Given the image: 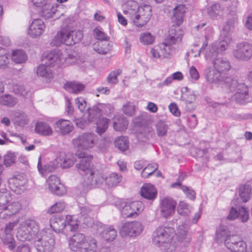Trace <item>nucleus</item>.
Returning a JSON list of instances; mask_svg holds the SVG:
<instances>
[{
	"instance_id": "5",
	"label": "nucleus",
	"mask_w": 252,
	"mask_h": 252,
	"mask_svg": "<svg viewBox=\"0 0 252 252\" xmlns=\"http://www.w3.org/2000/svg\"><path fill=\"white\" fill-rule=\"evenodd\" d=\"M34 240L37 252H51L54 249L55 239L49 230L39 231Z\"/></svg>"
},
{
	"instance_id": "54",
	"label": "nucleus",
	"mask_w": 252,
	"mask_h": 252,
	"mask_svg": "<svg viewBox=\"0 0 252 252\" xmlns=\"http://www.w3.org/2000/svg\"><path fill=\"white\" fill-rule=\"evenodd\" d=\"M172 188H175L176 187H179L186 194L187 197L190 199H195V192L194 190L191 189H189L188 187L183 186L180 183H176L173 184L171 185Z\"/></svg>"
},
{
	"instance_id": "43",
	"label": "nucleus",
	"mask_w": 252,
	"mask_h": 252,
	"mask_svg": "<svg viewBox=\"0 0 252 252\" xmlns=\"http://www.w3.org/2000/svg\"><path fill=\"white\" fill-rule=\"evenodd\" d=\"M252 188L250 185H243L239 188V196L244 202H247L252 195Z\"/></svg>"
},
{
	"instance_id": "48",
	"label": "nucleus",
	"mask_w": 252,
	"mask_h": 252,
	"mask_svg": "<svg viewBox=\"0 0 252 252\" xmlns=\"http://www.w3.org/2000/svg\"><path fill=\"white\" fill-rule=\"evenodd\" d=\"M115 146L121 151H125L128 148V140L126 137L120 136L115 140Z\"/></svg>"
},
{
	"instance_id": "37",
	"label": "nucleus",
	"mask_w": 252,
	"mask_h": 252,
	"mask_svg": "<svg viewBox=\"0 0 252 252\" xmlns=\"http://www.w3.org/2000/svg\"><path fill=\"white\" fill-rule=\"evenodd\" d=\"M35 131L37 133L43 136H50L53 133L52 127L45 122L37 123L35 127Z\"/></svg>"
},
{
	"instance_id": "39",
	"label": "nucleus",
	"mask_w": 252,
	"mask_h": 252,
	"mask_svg": "<svg viewBox=\"0 0 252 252\" xmlns=\"http://www.w3.org/2000/svg\"><path fill=\"white\" fill-rule=\"evenodd\" d=\"M103 105H99L98 106H94L92 108L87 109L88 110V119L91 122L97 121L100 118L102 115V109L104 108Z\"/></svg>"
},
{
	"instance_id": "31",
	"label": "nucleus",
	"mask_w": 252,
	"mask_h": 252,
	"mask_svg": "<svg viewBox=\"0 0 252 252\" xmlns=\"http://www.w3.org/2000/svg\"><path fill=\"white\" fill-rule=\"evenodd\" d=\"M142 197L149 200H154L157 195V190L153 185L146 184L143 186L140 191Z\"/></svg>"
},
{
	"instance_id": "15",
	"label": "nucleus",
	"mask_w": 252,
	"mask_h": 252,
	"mask_svg": "<svg viewBox=\"0 0 252 252\" xmlns=\"http://www.w3.org/2000/svg\"><path fill=\"white\" fill-rule=\"evenodd\" d=\"M79 159L78 162L76 167L80 170L88 173L93 171L91 168V162L93 159V156L85 152L78 151L77 153Z\"/></svg>"
},
{
	"instance_id": "25",
	"label": "nucleus",
	"mask_w": 252,
	"mask_h": 252,
	"mask_svg": "<svg viewBox=\"0 0 252 252\" xmlns=\"http://www.w3.org/2000/svg\"><path fill=\"white\" fill-rule=\"evenodd\" d=\"M237 218H239L243 222L247 221L249 218L247 209L243 207L239 208L238 209L232 207L227 219L229 220H234Z\"/></svg>"
},
{
	"instance_id": "46",
	"label": "nucleus",
	"mask_w": 252,
	"mask_h": 252,
	"mask_svg": "<svg viewBox=\"0 0 252 252\" xmlns=\"http://www.w3.org/2000/svg\"><path fill=\"white\" fill-rule=\"evenodd\" d=\"M65 224L69 227L71 231H76L79 227L78 221L74 215H66L65 217Z\"/></svg>"
},
{
	"instance_id": "9",
	"label": "nucleus",
	"mask_w": 252,
	"mask_h": 252,
	"mask_svg": "<svg viewBox=\"0 0 252 252\" xmlns=\"http://www.w3.org/2000/svg\"><path fill=\"white\" fill-rule=\"evenodd\" d=\"M143 226L137 221H127L122 224L119 233L122 237H135L139 235L143 230Z\"/></svg>"
},
{
	"instance_id": "27",
	"label": "nucleus",
	"mask_w": 252,
	"mask_h": 252,
	"mask_svg": "<svg viewBox=\"0 0 252 252\" xmlns=\"http://www.w3.org/2000/svg\"><path fill=\"white\" fill-rule=\"evenodd\" d=\"M86 178L87 181H85V185L88 187L99 186L105 181V178L102 174L97 171H90L89 175Z\"/></svg>"
},
{
	"instance_id": "24",
	"label": "nucleus",
	"mask_w": 252,
	"mask_h": 252,
	"mask_svg": "<svg viewBox=\"0 0 252 252\" xmlns=\"http://www.w3.org/2000/svg\"><path fill=\"white\" fill-rule=\"evenodd\" d=\"M43 7L41 11V15L45 19L52 18L54 20L59 18L61 14L59 11L57 6L47 3V1L42 5Z\"/></svg>"
},
{
	"instance_id": "21",
	"label": "nucleus",
	"mask_w": 252,
	"mask_h": 252,
	"mask_svg": "<svg viewBox=\"0 0 252 252\" xmlns=\"http://www.w3.org/2000/svg\"><path fill=\"white\" fill-rule=\"evenodd\" d=\"M96 230L101 237L107 242L114 240L117 236V231L112 225L103 226L100 222L96 225Z\"/></svg>"
},
{
	"instance_id": "41",
	"label": "nucleus",
	"mask_w": 252,
	"mask_h": 252,
	"mask_svg": "<svg viewBox=\"0 0 252 252\" xmlns=\"http://www.w3.org/2000/svg\"><path fill=\"white\" fill-rule=\"evenodd\" d=\"M0 239L10 250H13L15 246V241L13 237V234L3 231L0 235Z\"/></svg>"
},
{
	"instance_id": "58",
	"label": "nucleus",
	"mask_w": 252,
	"mask_h": 252,
	"mask_svg": "<svg viewBox=\"0 0 252 252\" xmlns=\"http://www.w3.org/2000/svg\"><path fill=\"white\" fill-rule=\"evenodd\" d=\"M70 39H72L71 45L79 43L83 37L82 31L80 30H70Z\"/></svg>"
},
{
	"instance_id": "20",
	"label": "nucleus",
	"mask_w": 252,
	"mask_h": 252,
	"mask_svg": "<svg viewBox=\"0 0 252 252\" xmlns=\"http://www.w3.org/2000/svg\"><path fill=\"white\" fill-rule=\"evenodd\" d=\"M45 63L48 66H60L64 63L62 52L58 49L51 51L44 59Z\"/></svg>"
},
{
	"instance_id": "45",
	"label": "nucleus",
	"mask_w": 252,
	"mask_h": 252,
	"mask_svg": "<svg viewBox=\"0 0 252 252\" xmlns=\"http://www.w3.org/2000/svg\"><path fill=\"white\" fill-rule=\"evenodd\" d=\"M13 114L15 116L14 121L16 125L24 126L29 123V119L26 114L20 112H15Z\"/></svg>"
},
{
	"instance_id": "11",
	"label": "nucleus",
	"mask_w": 252,
	"mask_h": 252,
	"mask_svg": "<svg viewBox=\"0 0 252 252\" xmlns=\"http://www.w3.org/2000/svg\"><path fill=\"white\" fill-rule=\"evenodd\" d=\"M231 41V37L228 35L222 38L219 43H216L210 46L206 51L205 56L207 59H213L217 57L219 51L225 50Z\"/></svg>"
},
{
	"instance_id": "32",
	"label": "nucleus",
	"mask_w": 252,
	"mask_h": 252,
	"mask_svg": "<svg viewBox=\"0 0 252 252\" xmlns=\"http://www.w3.org/2000/svg\"><path fill=\"white\" fill-rule=\"evenodd\" d=\"M204 74L207 81L209 83H218L221 81V74L214 67L206 69Z\"/></svg>"
},
{
	"instance_id": "61",
	"label": "nucleus",
	"mask_w": 252,
	"mask_h": 252,
	"mask_svg": "<svg viewBox=\"0 0 252 252\" xmlns=\"http://www.w3.org/2000/svg\"><path fill=\"white\" fill-rule=\"evenodd\" d=\"M64 63L69 65L79 64L81 63L79 55L75 53L69 54L67 58H64Z\"/></svg>"
},
{
	"instance_id": "8",
	"label": "nucleus",
	"mask_w": 252,
	"mask_h": 252,
	"mask_svg": "<svg viewBox=\"0 0 252 252\" xmlns=\"http://www.w3.org/2000/svg\"><path fill=\"white\" fill-rule=\"evenodd\" d=\"M152 16V7L149 5L140 6V9L130 19L132 24L137 28L145 26Z\"/></svg>"
},
{
	"instance_id": "53",
	"label": "nucleus",
	"mask_w": 252,
	"mask_h": 252,
	"mask_svg": "<svg viewBox=\"0 0 252 252\" xmlns=\"http://www.w3.org/2000/svg\"><path fill=\"white\" fill-rule=\"evenodd\" d=\"M122 178L121 176L118 175L117 173H113L109 177L105 178V182L109 187H113L120 183Z\"/></svg>"
},
{
	"instance_id": "7",
	"label": "nucleus",
	"mask_w": 252,
	"mask_h": 252,
	"mask_svg": "<svg viewBox=\"0 0 252 252\" xmlns=\"http://www.w3.org/2000/svg\"><path fill=\"white\" fill-rule=\"evenodd\" d=\"M97 141V136L93 132H85L72 140L73 145L80 150H88L93 148Z\"/></svg>"
},
{
	"instance_id": "50",
	"label": "nucleus",
	"mask_w": 252,
	"mask_h": 252,
	"mask_svg": "<svg viewBox=\"0 0 252 252\" xmlns=\"http://www.w3.org/2000/svg\"><path fill=\"white\" fill-rule=\"evenodd\" d=\"M94 49L98 54L105 55L108 53L110 50L108 43H102L97 42L94 44Z\"/></svg>"
},
{
	"instance_id": "10",
	"label": "nucleus",
	"mask_w": 252,
	"mask_h": 252,
	"mask_svg": "<svg viewBox=\"0 0 252 252\" xmlns=\"http://www.w3.org/2000/svg\"><path fill=\"white\" fill-rule=\"evenodd\" d=\"M232 54L237 60L249 61L252 57V45L246 42H241L236 45Z\"/></svg>"
},
{
	"instance_id": "4",
	"label": "nucleus",
	"mask_w": 252,
	"mask_h": 252,
	"mask_svg": "<svg viewBox=\"0 0 252 252\" xmlns=\"http://www.w3.org/2000/svg\"><path fill=\"white\" fill-rule=\"evenodd\" d=\"M183 37L182 32L180 30L171 32L163 42L159 43L158 47L161 53L162 57H168L174 51V45L179 44Z\"/></svg>"
},
{
	"instance_id": "47",
	"label": "nucleus",
	"mask_w": 252,
	"mask_h": 252,
	"mask_svg": "<svg viewBox=\"0 0 252 252\" xmlns=\"http://www.w3.org/2000/svg\"><path fill=\"white\" fill-rule=\"evenodd\" d=\"M17 103V99L10 94L0 95V104L13 107Z\"/></svg>"
},
{
	"instance_id": "12",
	"label": "nucleus",
	"mask_w": 252,
	"mask_h": 252,
	"mask_svg": "<svg viewBox=\"0 0 252 252\" xmlns=\"http://www.w3.org/2000/svg\"><path fill=\"white\" fill-rule=\"evenodd\" d=\"M176 201L172 198L165 196L160 199L159 208L161 216L164 218L172 216L175 212Z\"/></svg>"
},
{
	"instance_id": "35",
	"label": "nucleus",
	"mask_w": 252,
	"mask_h": 252,
	"mask_svg": "<svg viewBox=\"0 0 252 252\" xmlns=\"http://www.w3.org/2000/svg\"><path fill=\"white\" fill-rule=\"evenodd\" d=\"M41 158H39L38 163L37 165V167L39 172L42 174L44 175V173L45 172H51L54 171V170L57 167L60 166L59 161V160H61L60 158H58V157L54 159L52 161H50L49 163L47 164L44 166V168L43 169L41 167V165L40 163Z\"/></svg>"
},
{
	"instance_id": "40",
	"label": "nucleus",
	"mask_w": 252,
	"mask_h": 252,
	"mask_svg": "<svg viewBox=\"0 0 252 252\" xmlns=\"http://www.w3.org/2000/svg\"><path fill=\"white\" fill-rule=\"evenodd\" d=\"M110 120L106 118H101L96 121L95 131L99 135L103 134L107 129Z\"/></svg>"
},
{
	"instance_id": "57",
	"label": "nucleus",
	"mask_w": 252,
	"mask_h": 252,
	"mask_svg": "<svg viewBox=\"0 0 252 252\" xmlns=\"http://www.w3.org/2000/svg\"><path fill=\"white\" fill-rule=\"evenodd\" d=\"M191 209V207L186 202L181 201L178 206L177 212L181 215L186 216L190 213Z\"/></svg>"
},
{
	"instance_id": "26",
	"label": "nucleus",
	"mask_w": 252,
	"mask_h": 252,
	"mask_svg": "<svg viewBox=\"0 0 252 252\" xmlns=\"http://www.w3.org/2000/svg\"><path fill=\"white\" fill-rule=\"evenodd\" d=\"M186 9L184 4H178L174 8L171 16V20L174 24L179 26L183 23Z\"/></svg>"
},
{
	"instance_id": "18",
	"label": "nucleus",
	"mask_w": 252,
	"mask_h": 252,
	"mask_svg": "<svg viewBox=\"0 0 252 252\" xmlns=\"http://www.w3.org/2000/svg\"><path fill=\"white\" fill-rule=\"evenodd\" d=\"M70 30L62 29L57 33L52 40L51 44L55 46H59L62 44L71 46L72 40L70 39Z\"/></svg>"
},
{
	"instance_id": "60",
	"label": "nucleus",
	"mask_w": 252,
	"mask_h": 252,
	"mask_svg": "<svg viewBox=\"0 0 252 252\" xmlns=\"http://www.w3.org/2000/svg\"><path fill=\"white\" fill-rule=\"evenodd\" d=\"M16 157L14 153L7 152L3 158V164L6 167H10L14 164Z\"/></svg>"
},
{
	"instance_id": "6",
	"label": "nucleus",
	"mask_w": 252,
	"mask_h": 252,
	"mask_svg": "<svg viewBox=\"0 0 252 252\" xmlns=\"http://www.w3.org/2000/svg\"><path fill=\"white\" fill-rule=\"evenodd\" d=\"M122 216L125 218H134L138 216L144 210V206L141 201H133L126 203L121 201L117 205Z\"/></svg>"
},
{
	"instance_id": "33",
	"label": "nucleus",
	"mask_w": 252,
	"mask_h": 252,
	"mask_svg": "<svg viewBox=\"0 0 252 252\" xmlns=\"http://www.w3.org/2000/svg\"><path fill=\"white\" fill-rule=\"evenodd\" d=\"M50 225L53 230L57 233H62L66 226L65 221L60 217H52L50 221Z\"/></svg>"
},
{
	"instance_id": "49",
	"label": "nucleus",
	"mask_w": 252,
	"mask_h": 252,
	"mask_svg": "<svg viewBox=\"0 0 252 252\" xmlns=\"http://www.w3.org/2000/svg\"><path fill=\"white\" fill-rule=\"evenodd\" d=\"M12 59L16 63H21L26 61L27 56L23 50H16L13 52Z\"/></svg>"
},
{
	"instance_id": "3",
	"label": "nucleus",
	"mask_w": 252,
	"mask_h": 252,
	"mask_svg": "<svg viewBox=\"0 0 252 252\" xmlns=\"http://www.w3.org/2000/svg\"><path fill=\"white\" fill-rule=\"evenodd\" d=\"M39 232V226L34 220H26L20 223L16 237L21 241H30L34 239Z\"/></svg>"
},
{
	"instance_id": "55",
	"label": "nucleus",
	"mask_w": 252,
	"mask_h": 252,
	"mask_svg": "<svg viewBox=\"0 0 252 252\" xmlns=\"http://www.w3.org/2000/svg\"><path fill=\"white\" fill-rule=\"evenodd\" d=\"M65 207V203L62 201H60L53 205L48 209V212L50 214L58 213L63 212Z\"/></svg>"
},
{
	"instance_id": "51",
	"label": "nucleus",
	"mask_w": 252,
	"mask_h": 252,
	"mask_svg": "<svg viewBox=\"0 0 252 252\" xmlns=\"http://www.w3.org/2000/svg\"><path fill=\"white\" fill-rule=\"evenodd\" d=\"M158 169V165L156 163L149 164L146 166L141 172L143 178H147L152 175Z\"/></svg>"
},
{
	"instance_id": "36",
	"label": "nucleus",
	"mask_w": 252,
	"mask_h": 252,
	"mask_svg": "<svg viewBox=\"0 0 252 252\" xmlns=\"http://www.w3.org/2000/svg\"><path fill=\"white\" fill-rule=\"evenodd\" d=\"M128 122L122 116H115L113 119V126L117 131H122L127 128Z\"/></svg>"
},
{
	"instance_id": "17",
	"label": "nucleus",
	"mask_w": 252,
	"mask_h": 252,
	"mask_svg": "<svg viewBox=\"0 0 252 252\" xmlns=\"http://www.w3.org/2000/svg\"><path fill=\"white\" fill-rule=\"evenodd\" d=\"M45 29V25L41 19H35L29 27L28 34L32 38H38L44 33Z\"/></svg>"
},
{
	"instance_id": "44",
	"label": "nucleus",
	"mask_w": 252,
	"mask_h": 252,
	"mask_svg": "<svg viewBox=\"0 0 252 252\" xmlns=\"http://www.w3.org/2000/svg\"><path fill=\"white\" fill-rule=\"evenodd\" d=\"M209 16L212 19H219L220 18L222 10L219 4H214L210 6L207 10Z\"/></svg>"
},
{
	"instance_id": "52",
	"label": "nucleus",
	"mask_w": 252,
	"mask_h": 252,
	"mask_svg": "<svg viewBox=\"0 0 252 252\" xmlns=\"http://www.w3.org/2000/svg\"><path fill=\"white\" fill-rule=\"evenodd\" d=\"M139 40L143 45H151L154 43L155 37L149 32H144L140 33Z\"/></svg>"
},
{
	"instance_id": "16",
	"label": "nucleus",
	"mask_w": 252,
	"mask_h": 252,
	"mask_svg": "<svg viewBox=\"0 0 252 252\" xmlns=\"http://www.w3.org/2000/svg\"><path fill=\"white\" fill-rule=\"evenodd\" d=\"M10 189L17 194L22 193L26 189L27 180L20 174L8 179Z\"/></svg>"
},
{
	"instance_id": "59",
	"label": "nucleus",
	"mask_w": 252,
	"mask_h": 252,
	"mask_svg": "<svg viewBox=\"0 0 252 252\" xmlns=\"http://www.w3.org/2000/svg\"><path fill=\"white\" fill-rule=\"evenodd\" d=\"M9 59L5 50L0 48V68H5L7 67Z\"/></svg>"
},
{
	"instance_id": "56",
	"label": "nucleus",
	"mask_w": 252,
	"mask_h": 252,
	"mask_svg": "<svg viewBox=\"0 0 252 252\" xmlns=\"http://www.w3.org/2000/svg\"><path fill=\"white\" fill-rule=\"evenodd\" d=\"M122 70L117 69L111 71L107 77V81L109 84H116L118 83V76L122 73Z\"/></svg>"
},
{
	"instance_id": "30",
	"label": "nucleus",
	"mask_w": 252,
	"mask_h": 252,
	"mask_svg": "<svg viewBox=\"0 0 252 252\" xmlns=\"http://www.w3.org/2000/svg\"><path fill=\"white\" fill-rule=\"evenodd\" d=\"M209 60L212 61L214 68L219 71L220 74L221 72L228 71L230 68V63L226 59L215 57L213 59Z\"/></svg>"
},
{
	"instance_id": "42",
	"label": "nucleus",
	"mask_w": 252,
	"mask_h": 252,
	"mask_svg": "<svg viewBox=\"0 0 252 252\" xmlns=\"http://www.w3.org/2000/svg\"><path fill=\"white\" fill-rule=\"evenodd\" d=\"M49 66L47 64H40L37 69V74L38 76L45 78L47 81H49L53 77L52 71Z\"/></svg>"
},
{
	"instance_id": "2",
	"label": "nucleus",
	"mask_w": 252,
	"mask_h": 252,
	"mask_svg": "<svg viewBox=\"0 0 252 252\" xmlns=\"http://www.w3.org/2000/svg\"><path fill=\"white\" fill-rule=\"evenodd\" d=\"M71 251L78 252H96L98 244L96 240L91 236H85L82 233L73 235L69 241Z\"/></svg>"
},
{
	"instance_id": "19",
	"label": "nucleus",
	"mask_w": 252,
	"mask_h": 252,
	"mask_svg": "<svg viewBox=\"0 0 252 252\" xmlns=\"http://www.w3.org/2000/svg\"><path fill=\"white\" fill-rule=\"evenodd\" d=\"M47 183L49 189L52 193L58 196H62L66 192L64 186L61 184L60 179L56 176L51 175L48 178Z\"/></svg>"
},
{
	"instance_id": "64",
	"label": "nucleus",
	"mask_w": 252,
	"mask_h": 252,
	"mask_svg": "<svg viewBox=\"0 0 252 252\" xmlns=\"http://www.w3.org/2000/svg\"><path fill=\"white\" fill-rule=\"evenodd\" d=\"M61 160H59L60 166L62 168H67L71 167L74 164V160L73 159L65 158L60 156L58 157Z\"/></svg>"
},
{
	"instance_id": "13",
	"label": "nucleus",
	"mask_w": 252,
	"mask_h": 252,
	"mask_svg": "<svg viewBox=\"0 0 252 252\" xmlns=\"http://www.w3.org/2000/svg\"><path fill=\"white\" fill-rule=\"evenodd\" d=\"M225 247L234 252H246L247 246L245 242L238 235H230L224 243Z\"/></svg>"
},
{
	"instance_id": "34",
	"label": "nucleus",
	"mask_w": 252,
	"mask_h": 252,
	"mask_svg": "<svg viewBox=\"0 0 252 252\" xmlns=\"http://www.w3.org/2000/svg\"><path fill=\"white\" fill-rule=\"evenodd\" d=\"M64 88L69 92L79 94L84 90L85 85L77 81L68 82L64 84Z\"/></svg>"
},
{
	"instance_id": "22",
	"label": "nucleus",
	"mask_w": 252,
	"mask_h": 252,
	"mask_svg": "<svg viewBox=\"0 0 252 252\" xmlns=\"http://www.w3.org/2000/svg\"><path fill=\"white\" fill-rule=\"evenodd\" d=\"M226 88L234 93H248V89L243 83H239L238 80L230 77H226L224 80Z\"/></svg>"
},
{
	"instance_id": "23",
	"label": "nucleus",
	"mask_w": 252,
	"mask_h": 252,
	"mask_svg": "<svg viewBox=\"0 0 252 252\" xmlns=\"http://www.w3.org/2000/svg\"><path fill=\"white\" fill-rule=\"evenodd\" d=\"M54 128L56 132L60 135H65L73 130L74 126L70 121L60 119L55 123Z\"/></svg>"
},
{
	"instance_id": "63",
	"label": "nucleus",
	"mask_w": 252,
	"mask_h": 252,
	"mask_svg": "<svg viewBox=\"0 0 252 252\" xmlns=\"http://www.w3.org/2000/svg\"><path fill=\"white\" fill-rule=\"evenodd\" d=\"M123 112L127 116H132L135 112V107L131 102H127L123 106Z\"/></svg>"
},
{
	"instance_id": "38",
	"label": "nucleus",
	"mask_w": 252,
	"mask_h": 252,
	"mask_svg": "<svg viewBox=\"0 0 252 252\" xmlns=\"http://www.w3.org/2000/svg\"><path fill=\"white\" fill-rule=\"evenodd\" d=\"M216 240L218 243H224L225 240L230 236V231L225 225H220L216 231Z\"/></svg>"
},
{
	"instance_id": "29",
	"label": "nucleus",
	"mask_w": 252,
	"mask_h": 252,
	"mask_svg": "<svg viewBox=\"0 0 252 252\" xmlns=\"http://www.w3.org/2000/svg\"><path fill=\"white\" fill-rule=\"evenodd\" d=\"M94 207L89 204L80 206L81 217L84 220V223L87 225L92 221L91 216L94 213Z\"/></svg>"
},
{
	"instance_id": "28",
	"label": "nucleus",
	"mask_w": 252,
	"mask_h": 252,
	"mask_svg": "<svg viewBox=\"0 0 252 252\" xmlns=\"http://www.w3.org/2000/svg\"><path fill=\"white\" fill-rule=\"evenodd\" d=\"M138 2L133 0H127L124 5L123 13L130 19L140 9Z\"/></svg>"
},
{
	"instance_id": "62",
	"label": "nucleus",
	"mask_w": 252,
	"mask_h": 252,
	"mask_svg": "<svg viewBox=\"0 0 252 252\" xmlns=\"http://www.w3.org/2000/svg\"><path fill=\"white\" fill-rule=\"evenodd\" d=\"M248 93L238 92L234 93V94L232 96V99L233 100L241 104H244V103H245L248 100Z\"/></svg>"
},
{
	"instance_id": "14",
	"label": "nucleus",
	"mask_w": 252,
	"mask_h": 252,
	"mask_svg": "<svg viewBox=\"0 0 252 252\" xmlns=\"http://www.w3.org/2000/svg\"><path fill=\"white\" fill-rule=\"evenodd\" d=\"M189 226L185 223L180 225L177 227L176 238L180 246L187 247L190 242L191 234L189 232Z\"/></svg>"
},
{
	"instance_id": "1",
	"label": "nucleus",
	"mask_w": 252,
	"mask_h": 252,
	"mask_svg": "<svg viewBox=\"0 0 252 252\" xmlns=\"http://www.w3.org/2000/svg\"><path fill=\"white\" fill-rule=\"evenodd\" d=\"M174 229L170 226H160L153 232V244L162 249V252H176V247L171 243Z\"/></svg>"
}]
</instances>
